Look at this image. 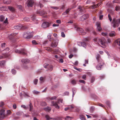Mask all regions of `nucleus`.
Returning <instances> with one entry per match:
<instances>
[{"mask_svg":"<svg viewBox=\"0 0 120 120\" xmlns=\"http://www.w3.org/2000/svg\"><path fill=\"white\" fill-rule=\"evenodd\" d=\"M94 40L101 45L102 47L104 48L105 47L106 41L104 38L103 37L100 39L97 38L94 39Z\"/></svg>","mask_w":120,"mask_h":120,"instance_id":"f257e3e1","label":"nucleus"},{"mask_svg":"<svg viewBox=\"0 0 120 120\" xmlns=\"http://www.w3.org/2000/svg\"><path fill=\"white\" fill-rule=\"evenodd\" d=\"M15 52L17 53L20 54L24 55H28L26 49L24 48L18 49H16L15 50Z\"/></svg>","mask_w":120,"mask_h":120,"instance_id":"f03ea898","label":"nucleus"},{"mask_svg":"<svg viewBox=\"0 0 120 120\" xmlns=\"http://www.w3.org/2000/svg\"><path fill=\"white\" fill-rule=\"evenodd\" d=\"M119 24H120V18L116 20L115 19H113L112 24L113 27L114 28L118 27Z\"/></svg>","mask_w":120,"mask_h":120,"instance_id":"7ed1b4c3","label":"nucleus"},{"mask_svg":"<svg viewBox=\"0 0 120 120\" xmlns=\"http://www.w3.org/2000/svg\"><path fill=\"white\" fill-rule=\"evenodd\" d=\"M24 38L26 39H30L33 37L32 34L30 32H25L23 34Z\"/></svg>","mask_w":120,"mask_h":120,"instance_id":"20e7f679","label":"nucleus"},{"mask_svg":"<svg viewBox=\"0 0 120 120\" xmlns=\"http://www.w3.org/2000/svg\"><path fill=\"white\" fill-rule=\"evenodd\" d=\"M53 41L51 42L50 45L52 47H55L58 45V40L57 39H53Z\"/></svg>","mask_w":120,"mask_h":120,"instance_id":"39448f33","label":"nucleus"},{"mask_svg":"<svg viewBox=\"0 0 120 120\" xmlns=\"http://www.w3.org/2000/svg\"><path fill=\"white\" fill-rule=\"evenodd\" d=\"M74 28L78 32L81 33L82 35H84L86 33L83 32V30L81 28L78 27V26L76 25H75Z\"/></svg>","mask_w":120,"mask_h":120,"instance_id":"423d86ee","label":"nucleus"},{"mask_svg":"<svg viewBox=\"0 0 120 120\" xmlns=\"http://www.w3.org/2000/svg\"><path fill=\"white\" fill-rule=\"evenodd\" d=\"M27 3L28 7H32L34 5V1L33 0H28L27 1Z\"/></svg>","mask_w":120,"mask_h":120,"instance_id":"0eeeda50","label":"nucleus"},{"mask_svg":"<svg viewBox=\"0 0 120 120\" xmlns=\"http://www.w3.org/2000/svg\"><path fill=\"white\" fill-rule=\"evenodd\" d=\"M5 116V111L4 109L0 110V119H3Z\"/></svg>","mask_w":120,"mask_h":120,"instance_id":"6e6552de","label":"nucleus"},{"mask_svg":"<svg viewBox=\"0 0 120 120\" xmlns=\"http://www.w3.org/2000/svg\"><path fill=\"white\" fill-rule=\"evenodd\" d=\"M58 102L52 101L51 102V104L52 106H54L57 109H59L60 108L59 106L58 105Z\"/></svg>","mask_w":120,"mask_h":120,"instance_id":"1a4fd4ad","label":"nucleus"},{"mask_svg":"<svg viewBox=\"0 0 120 120\" xmlns=\"http://www.w3.org/2000/svg\"><path fill=\"white\" fill-rule=\"evenodd\" d=\"M89 16L88 14L84 15L81 17L80 20L81 21H84L88 18Z\"/></svg>","mask_w":120,"mask_h":120,"instance_id":"9d476101","label":"nucleus"},{"mask_svg":"<svg viewBox=\"0 0 120 120\" xmlns=\"http://www.w3.org/2000/svg\"><path fill=\"white\" fill-rule=\"evenodd\" d=\"M77 45L79 46H82L86 48V44L84 42H79L77 43Z\"/></svg>","mask_w":120,"mask_h":120,"instance_id":"9b49d317","label":"nucleus"},{"mask_svg":"<svg viewBox=\"0 0 120 120\" xmlns=\"http://www.w3.org/2000/svg\"><path fill=\"white\" fill-rule=\"evenodd\" d=\"M96 25L98 30L99 31H100L102 30V28L101 27L100 23L99 22H97Z\"/></svg>","mask_w":120,"mask_h":120,"instance_id":"f8f14e48","label":"nucleus"},{"mask_svg":"<svg viewBox=\"0 0 120 120\" xmlns=\"http://www.w3.org/2000/svg\"><path fill=\"white\" fill-rule=\"evenodd\" d=\"M49 23L47 22H43L42 24V27L45 28L49 26Z\"/></svg>","mask_w":120,"mask_h":120,"instance_id":"ddd939ff","label":"nucleus"},{"mask_svg":"<svg viewBox=\"0 0 120 120\" xmlns=\"http://www.w3.org/2000/svg\"><path fill=\"white\" fill-rule=\"evenodd\" d=\"M21 62L23 63L27 64L30 62V60L28 59H22L21 60Z\"/></svg>","mask_w":120,"mask_h":120,"instance_id":"4468645a","label":"nucleus"},{"mask_svg":"<svg viewBox=\"0 0 120 120\" xmlns=\"http://www.w3.org/2000/svg\"><path fill=\"white\" fill-rule=\"evenodd\" d=\"M101 4V2H100L98 4H97L96 5H95L93 6H92L91 8L92 9H95L97 7L99 6Z\"/></svg>","mask_w":120,"mask_h":120,"instance_id":"2eb2a0df","label":"nucleus"},{"mask_svg":"<svg viewBox=\"0 0 120 120\" xmlns=\"http://www.w3.org/2000/svg\"><path fill=\"white\" fill-rule=\"evenodd\" d=\"M30 19H31L33 21H35L36 20V16L35 15H31L30 17Z\"/></svg>","mask_w":120,"mask_h":120,"instance_id":"dca6fc26","label":"nucleus"},{"mask_svg":"<svg viewBox=\"0 0 120 120\" xmlns=\"http://www.w3.org/2000/svg\"><path fill=\"white\" fill-rule=\"evenodd\" d=\"M22 27V26L21 25H19L15 26L14 27V28L16 29H20Z\"/></svg>","mask_w":120,"mask_h":120,"instance_id":"f3484780","label":"nucleus"},{"mask_svg":"<svg viewBox=\"0 0 120 120\" xmlns=\"http://www.w3.org/2000/svg\"><path fill=\"white\" fill-rule=\"evenodd\" d=\"M7 22V21L5 20L4 21L3 24H0V29H3L5 26L4 24L6 23Z\"/></svg>","mask_w":120,"mask_h":120,"instance_id":"a211bd4d","label":"nucleus"},{"mask_svg":"<svg viewBox=\"0 0 120 120\" xmlns=\"http://www.w3.org/2000/svg\"><path fill=\"white\" fill-rule=\"evenodd\" d=\"M53 68V66L52 65H49L48 66V71H51L52 70Z\"/></svg>","mask_w":120,"mask_h":120,"instance_id":"6ab92c4d","label":"nucleus"},{"mask_svg":"<svg viewBox=\"0 0 120 120\" xmlns=\"http://www.w3.org/2000/svg\"><path fill=\"white\" fill-rule=\"evenodd\" d=\"M46 13V12L44 11H38L37 13L38 14L40 15H42L44 14H45Z\"/></svg>","mask_w":120,"mask_h":120,"instance_id":"aec40b11","label":"nucleus"},{"mask_svg":"<svg viewBox=\"0 0 120 120\" xmlns=\"http://www.w3.org/2000/svg\"><path fill=\"white\" fill-rule=\"evenodd\" d=\"M109 35L111 37L114 36L116 35L114 31H112L109 33Z\"/></svg>","mask_w":120,"mask_h":120,"instance_id":"412c9836","label":"nucleus"},{"mask_svg":"<svg viewBox=\"0 0 120 120\" xmlns=\"http://www.w3.org/2000/svg\"><path fill=\"white\" fill-rule=\"evenodd\" d=\"M8 8L12 12H14L15 11V8L11 6H8Z\"/></svg>","mask_w":120,"mask_h":120,"instance_id":"4be33fe9","label":"nucleus"},{"mask_svg":"<svg viewBox=\"0 0 120 120\" xmlns=\"http://www.w3.org/2000/svg\"><path fill=\"white\" fill-rule=\"evenodd\" d=\"M44 109L47 112H49L51 111V108L49 107H46L44 108Z\"/></svg>","mask_w":120,"mask_h":120,"instance_id":"5701e85b","label":"nucleus"},{"mask_svg":"<svg viewBox=\"0 0 120 120\" xmlns=\"http://www.w3.org/2000/svg\"><path fill=\"white\" fill-rule=\"evenodd\" d=\"M71 10V8H68L66 10L65 12L63 13V14L64 15H65L68 14Z\"/></svg>","mask_w":120,"mask_h":120,"instance_id":"b1692460","label":"nucleus"},{"mask_svg":"<svg viewBox=\"0 0 120 120\" xmlns=\"http://www.w3.org/2000/svg\"><path fill=\"white\" fill-rule=\"evenodd\" d=\"M11 2V0H4L3 2L4 4H8L10 3Z\"/></svg>","mask_w":120,"mask_h":120,"instance_id":"393cba45","label":"nucleus"},{"mask_svg":"<svg viewBox=\"0 0 120 120\" xmlns=\"http://www.w3.org/2000/svg\"><path fill=\"white\" fill-rule=\"evenodd\" d=\"M4 56L0 55V59H2L4 57H7L8 56V54H4Z\"/></svg>","mask_w":120,"mask_h":120,"instance_id":"a878e982","label":"nucleus"},{"mask_svg":"<svg viewBox=\"0 0 120 120\" xmlns=\"http://www.w3.org/2000/svg\"><path fill=\"white\" fill-rule=\"evenodd\" d=\"M102 65L99 64L98 65H97L96 67V68L97 70H100L101 69V68Z\"/></svg>","mask_w":120,"mask_h":120,"instance_id":"bb28decb","label":"nucleus"},{"mask_svg":"<svg viewBox=\"0 0 120 120\" xmlns=\"http://www.w3.org/2000/svg\"><path fill=\"white\" fill-rule=\"evenodd\" d=\"M72 90L73 92L72 97H73L76 93V89L75 88H73L72 89Z\"/></svg>","mask_w":120,"mask_h":120,"instance_id":"cd10ccee","label":"nucleus"},{"mask_svg":"<svg viewBox=\"0 0 120 120\" xmlns=\"http://www.w3.org/2000/svg\"><path fill=\"white\" fill-rule=\"evenodd\" d=\"M51 34L50 33L47 36V37L48 39L50 41H51V40H53V38H51Z\"/></svg>","mask_w":120,"mask_h":120,"instance_id":"c85d7f7f","label":"nucleus"},{"mask_svg":"<svg viewBox=\"0 0 120 120\" xmlns=\"http://www.w3.org/2000/svg\"><path fill=\"white\" fill-rule=\"evenodd\" d=\"M0 10L2 11H6L5 6H2L0 7Z\"/></svg>","mask_w":120,"mask_h":120,"instance_id":"c756f323","label":"nucleus"},{"mask_svg":"<svg viewBox=\"0 0 120 120\" xmlns=\"http://www.w3.org/2000/svg\"><path fill=\"white\" fill-rule=\"evenodd\" d=\"M115 42L119 46H120V39H118L115 41Z\"/></svg>","mask_w":120,"mask_h":120,"instance_id":"7c9ffc66","label":"nucleus"},{"mask_svg":"<svg viewBox=\"0 0 120 120\" xmlns=\"http://www.w3.org/2000/svg\"><path fill=\"white\" fill-rule=\"evenodd\" d=\"M71 83L72 84L74 85H75L76 83V81L74 79L72 80L71 81Z\"/></svg>","mask_w":120,"mask_h":120,"instance_id":"2f4dec72","label":"nucleus"},{"mask_svg":"<svg viewBox=\"0 0 120 120\" xmlns=\"http://www.w3.org/2000/svg\"><path fill=\"white\" fill-rule=\"evenodd\" d=\"M5 63V61H0V65L1 66H4Z\"/></svg>","mask_w":120,"mask_h":120,"instance_id":"473e14b6","label":"nucleus"},{"mask_svg":"<svg viewBox=\"0 0 120 120\" xmlns=\"http://www.w3.org/2000/svg\"><path fill=\"white\" fill-rule=\"evenodd\" d=\"M4 19L5 18L3 15H1L0 16V21H3Z\"/></svg>","mask_w":120,"mask_h":120,"instance_id":"72a5a7b5","label":"nucleus"},{"mask_svg":"<svg viewBox=\"0 0 120 120\" xmlns=\"http://www.w3.org/2000/svg\"><path fill=\"white\" fill-rule=\"evenodd\" d=\"M68 107L69 109L71 110L75 108V106L73 105H71L69 106Z\"/></svg>","mask_w":120,"mask_h":120,"instance_id":"f704fd0d","label":"nucleus"},{"mask_svg":"<svg viewBox=\"0 0 120 120\" xmlns=\"http://www.w3.org/2000/svg\"><path fill=\"white\" fill-rule=\"evenodd\" d=\"M24 19L25 21H28L30 20V18L28 17H25L24 18Z\"/></svg>","mask_w":120,"mask_h":120,"instance_id":"c9c22d12","label":"nucleus"},{"mask_svg":"<svg viewBox=\"0 0 120 120\" xmlns=\"http://www.w3.org/2000/svg\"><path fill=\"white\" fill-rule=\"evenodd\" d=\"M45 77H41L40 78V80L41 81V82H44L45 79Z\"/></svg>","mask_w":120,"mask_h":120,"instance_id":"e433bc0d","label":"nucleus"},{"mask_svg":"<svg viewBox=\"0 0 120 120\" xmlns=\"http://www.w3.org/2000/svg\"><path fill=\"white\" fill-rule=\"evenodd\" d=\"M45 116L47 120H50V119H52V118H50V116L47 115H46Z\"/></svg>","mask_w":120,"mask_h":120,"instance_id":"4c0bfd02","label":"nucleus"},{"mask_svg":"<svg viewBox=\"0 0 120 120\" xmlns=\"http://www.w3.org/2000/svg\"><path fill=\"white\" fill-rule=\"evenodd\" d=\"M32 42L33 45H37L38 44V43H37L36 41L35 40H33L32 41Z\"/></svg>","mask_w":120,"mask_h":120,"instance_id":"58836bf2","label":"nucleus"},{"mask_svg":"<svg viewBox=\"0 0 120 120\" xmlns=\"http://www.w3.org/2000/svg\"><path fill=\"white\" fill-rule=\"evenodd\" d=\"M102 35L105 36H107L108 35V34L107 32H102L101 33Z\"/></svg>","mask_w":120,"mask_h":120,"instance_id":"ea45409f","label":"nucleus"},{"mask_svg":"<svg viewBox=\"0 0 120 120\" xmlns=\"http://www.w3.org/2000/svg\"><path fill=\"white\" fill-rule=\"evenodd\" d=\"M11 73L13 75H15L16 73V71L14 69H12L11 71Z\"/></svg>","mask_w":120,"mask_h":120,"instance_id":"a19ab883","label":"nucleus"},{"mask_svg":"<svg viewBox=\"0 0 120 120\" xmlns=\"http://www.w3.org/2000/svg\"><path fill=\"white\" fill-rule=\"evenodd\" d=\"M41 106H45L46 105V103L45 101H42L41 102Z\"/></svg>","mask_w":120,"mask_h":120,"instance_id":"79ce46f5","label":"nucleus"},{"mask_svg":"<svg viewBox=\"0 0 120 120\" xmlns=\"http://www.w3.org/2000/svg\"><path fill=\"white\" fill-rule=\"evenodd\" d=\"M17 7L20 10L22 11L23 10V8L22 6L21 5H18L17 6Z\"/></svg>","mask_w":120,"mask_h":120,"instance_id":"37998d69","label":"nucleus"},{"mask_svg":"<svg viewBox=\"0 0 120 120\" xmlns=\"http://www.w3.org/2000/svg\"><path fill=\"white\" fill-rule=\"evenodd\" d=\"M45 49L47 50V51L49 52H51L52 51V50L51 48L50 47H47Z\"/></svg>","mask_w":120,"mask_h":120,"instance_id":"c03bdc74","label":"nucleus"},{"mask_svg":"<svg viewBox=\"0 0 120 120\" xmlns=\"http://www.w3.org/2000/svg\"><path fill=\"white\" fill-rule=\"evenodd\" d=\"M106 104L109 107H110V103L109 101H107L106 102Z\"/></svg>","mask_w":120,"mask_h":120,"instance_id":"a18cd8bd","label":"nucleus"},{"mask_svg":"<svg viewBox=\"0 0 120 120\" xmlns=\"http://www.w3.org/2000/svg\"><path fill=\"white\" fill-rule=\"evenodd\" d=\"M115 10L116 11H119L120 10V7L116 6V7Z\"/></svg>","mask_w":120,"mask_h":120,"instance_id":"49530a36","label":"nucleus"},{"mask_svg":"<svg viewBox=\"0 0 120 120\" xmlns=\"http://www.w3.org/2000/svg\"><path fill=\"white\" fill-rule=\"evenodd\" d=\"M29 106L30 108V111H31L33 109V106L32 105L31 103H30Z\"/></svg>","mask_w":120,"mask_h":120,"instance_id":"de8ad7c7","label":"nucleus"},{"mask_svg":"<svg viewBox=\"0 0 120 120\" xmlns=\"http://www.w3.org/2000/svg\"><path fill=\"white\" fill-rule=\"evenodd\" d=\"M71 117L68 116H66V117L65 118V119L66 120H69L71 119Z\"/></svg>","mask_w":120,"mask_h":120,"instance_id":"09e8293b","label":"nucleus"},{"mask_svg":"<svg viewBox=\"0 0 120 120\" xmlns=\"http://www.w3.org/2000/svg\"><path fill=\"white\" fill-rule=\"evenodd\" d=\"M80 119L81 120H86V119L85 117L83 116H80Z\"/></svg>","mask_w":120,"mask_h":120,"instance_id":"8fccbe9b","label":"nucleus"},{"mask_svg":"<svg viewBox=\"0 0 120 120\" xmlns=\"http://www.w3.org/2000/svg\"><path fill=\"white\" fill-rule=\"evenodd\" d=\"M33 92L34 94H38L40 92L38 91L35 90H34L33 91Z\"/></svg>","mask_w":120,"mask_h":120,"instance_id":"3c124183","label":"nucleus"},{"mask_svg":"<svg viewBox=\"0 0 120 120\" xmlns=\"http://www.w3.org/2000/svg\"><path fill=\"white\" fill-rule=\"evenodd\" d=\"M38 82V80L37 79H35L34 81V82L35 85H36Z\"/></svg>","mask_w":120,"mask_h":120,"instance_id":"603ef678","label":"nucleus"},{"mask_svg":"<svg viewBox=\"0 0 120 120\" xmlns=\"http://www.w3.org/2000/svg\"><path fill=\"white\" fill-rule=\"evenodd\" d=\"M100 57V55L99 54H98L97 55L96 58L97 59V60L98 62H99L98 60H99V59Z\"/></svg>","mask_w":120,"mask_h":120,"instance_id":"864d4df0","label":"nucleus"},{"mask_svg":"<svg viewBox=\"0 0 120 120\" xmlns=\"http://www.w3.org/2000/svg\"><path fill=\"white\" fill-rule=\"evenodd\" d=\"M108 17L110 21H111L112 20V18L111 17L110 15L109 14L108 15Z\"/></svg>","mask_w":120,"mask_h":120,"instance_id":"5fc2aeb1","label":"nucleus"},{"mask_svg":"<svg viewBox=\"0 0 120 120\" xmlns=\"http://www.w3.org/2000/svg\"><path fill=\"white\" fill-rule=\"evenodd\" d=\"M79 82L81 83H82L84 84H85V81L83 80H79Z\"/></svg>","mask_w":120,"mask_h":120,"instance_id":"6e6d98bb","label":"nucleus"},{"mask_svg":"<svg viewBox=\"0 0 120 120\" xmlns=\"http://www.w3.org/2000/svg\"><path fill=\"white\" fill-rule=\"evenodd\" d=\"M61 36L63 37L64 38L65 37V35L63 32H62L61 33Z\"/></svg>","mask_w":120,"mask_h":120,"instance_id":"4d7b16f0","label":"nucleus"},{"mask_svg":"<svg viewBox=\"0 0 120 120\" xmlns=\"http://www.w3.org/2000/svg\"><path fill=\"white\" fill-rule=\"evenodd\" d=\"M49 65L47 64H44V67L45 68H48V66Z\"/></svg>","mask_w":120,"mask_h":120,"instance_id":"13d9d810","label":"nucleus"},{"mask_svg":"<svg viewBox=\"0 0 120 120\" xmlns=\"http://www.w3.org/2000/svg\"><path fill=\"white\" fill-rule=\"evenodd\" d=\"M51 8L55 9H58V8L56 7H51Z\"/></svg>","mask_w":120,"mask_h":120,"instance_id":"bf43d9fd","label":"nucleus"},{"mask_svg":"<svg viewBox=\"0 0 120 120\" xmlns=\"http://www.w3.org/2000/svg\"><path fill=\"white\" fill-rule=\"evenodd\" d=\"M5 43H3L1 44V47L2 48H3L5 47Z\"/></svg>","mask_w":120,"mask_h":120,"instance_id":"052dcab7","label":"nucleus"},{"mask_svg":"<svg viewBox=\"0 0 120 120\" xmlns=\"http://www.w3.org/2000/svg\"><path fill=\"white\" fill-rule=\"evenodd\" d=\"M95 78L94 77H92L91 79V82L93 83L95 80Z\"/></svg>","mask_w":120,"mask_h":120,"instance_id":"680f3d73","label":"nucleus"},{"mask_svg":"<svg viewBox=\"0 0 120 120\" xmlns=\"http://www.w3.org/2000/svg\"><path fill=\"white\" fill-rule=\"evenodd\" d=\"M86 75H83L82 76V78L84 80H86Z\"/></svg>","mask_w":120,"mask_h":120,"instance_id":"e2e57ef3","label":"nucleus"},{"mask_svg":"<svg viewBox=\"0 0 120 120\" xmlns=\"http://www.w3.org/2000/svg\"><path fill=\"white\" fill-rule=\"evenodd\" d=\"M56 96H54L53 97H51V99L52 100H54L56 98Z\"/></svg>","mask_w":120,"mask_h":120,"instance_id":"0e129e2a","label":"nucleus"},{"mask_svg":"<svg viewBox=\"0 0 120 120\" xmlns=\"http://www.w3.org/2000/svg\"><path fill=\"white\" fill-rule=\"evenodd\" d=\"M111 42V40L110 39H108L107 40V43H110Z\"/></svg>","mask_w":120,"mask_h":120,"instance_id":"69168bd1","label":"nucleus"},{"mask_svg":"<svg viewBox=\"0 0 120 120\" xmlns=\"http://www.w3.org/2000/svg\"><path fill=\"white\" fill-rule=\"evenodd\" d=\"M78 61H75L74 64L75 65H78Z\"/></svg>","mask_w":120,"mask_h":120,"instance_id":"338daca9","label":"nucleus"},{"mask_svg":"<svg viewBox=\"0 0 120 120\" xmlns=\"http://www.w3.org/2000/svg\"><path fill=\"white\" fill-rule=\"evenodd\" d=\"M56 22L59 23H61V21L60 20H57L56 21Z\"/></svg>","mask_w":120,"mask_h":120,"instance_id":"774afa93","label":"nucleus"}]
</instances>
